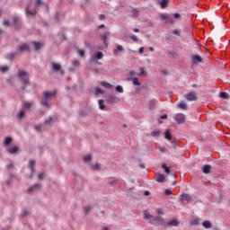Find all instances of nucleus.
I'll return each mask as SVG.
<instances>
[{
  "mask_svg": "<svg viewBox=\"0 0 230 230\" xmlns=\"http://www.w3.org/2000/svg\"><path fill=\"white\" fill-rule=\"evenodd\" d=\"M57 92H45L44 97L40 101L41 105H43V107H47V109H49V107H51V98H54Z\"/></svg>",
  "mask_w": 230,
  "mask_h": 230,
  "instance_id": "nucleus-1",
  "label": "nucleus"
},
{
  "mask_svg": "<svg viewBox=\"0 0 230 230\" xmlns=\"http://www.w3.org/2000/svg\"><path fill=\"white\" fill-rule=\"evenodd\" d=\"M17 76L20 80V82H22L23 87H22V91H24L25 87L28 86V84H30V74H28V72L24 71V70H20L17 74Z\"/></svg>",
  "mask_w": 230,
  "mask_h": 230,
  "instance_id": "nucleus-2",
  "label": "nucleus"
},
{
  "mask_svg": "<svg viewBox=\"0 0 230 230\" xmlns=\"http://www.w3.org/2000/svg\"><path fill=\"white\" fill-rule=\"evenodd\" d=\"M183 98H185L187 102H197L199 100V95L197 94V92L191 91L188 93H185Z\"/></svg>",
  "mask_w": 230,
  "mask_h": 230,
  "instance_id": "nucleus-3",
  "label": "nucleus"
},
{
  "mask_svg": "<svg viewBox=\"0 0 230 230\" xmlns=\"http://www.w3.org/2000/svg\"><path fill=\"white\" fill-rule=\"evenodd\" d=\"M102 58H103V52L98 51L91 57L90 60L91 62H98V60H102Z\"/></svg>",
  "mask_w": 230,
  "mask_h": 230,
  "instance_id": "nucleus-4",
  "label": "nucleus"
},
{
  "mask_svg": "<svg viewBox=\"0 0 230 230\" xmlns=\"http://www.w3.org/2000/svg\"><path fill=\"white\" fill-rule=\"evenodd\" d=\"M174 119L176 122L179 123V125H181L182 123L186 122V115L182 113H179L174 117Z\"/></svg>",
  "mask_w": 230,
  "mask_h": 230,
  "instance_id": "nucleus-5",
  "label": "nucleus"
},
{
  "mask_svg": "<svg viewBox=\"0 0 230 230\" xmlns=\"http://www.w3.org/2000/svg\"><path fill=\"white\" fill-rule=\"evenodd\" d=\"M160 19L165 21L166 24H173V18L167 14H160Z\"/></svg>",
  "mask_w": 230,
  "mask_h": 230,
  "instance_id": "nucleus-6",
  "label": "nucleus"
},
{
  "mask_svg": "<svg viewBox=\"0 0 230 230\" xmlns=\"http://www.w3.org/2000/svg\"><path fill=\"white\" fill-rule=\"evenodd\" d=\"M22 106H23L24 111H30V110L33 109V102L23 101Z\"/></svg>",
  "mask_w": 230,
  "mask_h": 230,
  "instance_id": "nucleus-7",
  "label": "nucleus"
},
{
  "mask_svg": "<svg viewBox=\"0 0 230 230\" xmlns=\"http://www.w3.org/2000/svg\"><path fill=\"white\" fill-rule=\"evenodd\" d=\"M35 160H30L29 162V168L31 169V174L29 176V179L33 177V173H35Z\"/></svg>",
  "mask_w": 230,
  "mask_h": 230,
  "instance_id": "nucleus-8",
  "label": "nucleus"
},
{
  "mask_svg": "<svg viewBox=\"0 0 230 230\" xmlns=\"http://www.w3.org/2000/svg\"><path fill=\"white\" fill-rule=\"evenodd\" d=\"M181 200L183 204H190V201L191 200V196L189 194H181Z\"/></svg>",
  "mask_w": 230,
  "mask_h": 230,
  "instance_id": "nucleus-9",
  "label": "nucleus"
},
{
  "mask_svg": "<svg viewBox=\"0 0 230 230\" xmlns=\"http://www.w3.org/2000/svg\"><path fill=\"white\" fill-rule=\"evenodd\" d=\"M153 221L156 222V226H163L164 219L160 215L154 217Z\"/></svg>",
  "mask_w": 230,
  "mask_h": 230,
  "instance_id": "nucleus-10",
  "label": "nucleus"
},
{
  "mask_svg": "<svg viewBox=\"0 0 230 230\" xmlns=\"http://www.w3.org/2000/svg\"><path fill=\"white\" fill-rule=\"evenodd\" d=\"M108 102L109 103H118V102H119V98L114 94H111L108 96Z\"/></svg>",
  "mask_w": 230,
  "mask_h": 230,
  "instance_id": "nucleus-11",
  "label": "nucleus"
},
{
  "mask_svg": "<svg viewBox=\"0 0 230 230\" xmlns=\"http://www.w3.org/2000/svg\"><path fill=\"white\" fill-rule=\"evenodd\" d=\"M26 14L28 15V17H33L34 15L37 14V10H35V9L31 10L30 8V5H28L26 7Z\"/></svg>",
  "mask_w": 230,
  "mask_h": 230,
  "instance_id": "nucleus-12",
  "label": "nucleus"
},
{
  "mask_svg": "<svg viewBox=\"0 0 230 230\" xmlns=\"http://www.w3.org/2000/svg\"><path fill=\"white\" fill-rule=\"evenodd\" d=\"M166 181V176H164V174L161 173V172H157L156 173V181L157 182H164Z\"/></svg>",
  "mask_w": 230,
  "mask_h": 230,
  "instance_id": "nucleus-13",
  "label": "nucleus"
},
{
  "mask_svg": "<svg viewBox=\"0 0 230 230\" xmlns=\"http://www.w3.org/2000/svg\"><path fill=\"white\" fill-rule=\"evenodd\" d=\"M18 51L22 53V51H30V46L28 44L23 43L18 47Z\"/></svg>",
  "mask_w": 230,
  "mask_h": 230,
  "instance_id": "nucleus-14",
  "label": "nucleus"
},
{
  "mask_svg": "<svg viewBox=\"0 0 230 230\" xmlns=\"http://www.w3.org/2000/svg\"><path fill=\"white\" fill-rule=\"evenodd\" d=\"M40 188H42V185L40 183H35L34 185L31 186L27 191L28 193H31V191L35 190H40Z\"/></svg>",
  "mask_w": 230,
  "mask_h": 230,
  "instance_id": "nucleus-15",
  "label": "nucleus"
},
{
  "mask_svg": "<svg viewBox=\"0 0 230 230\" xmlns=\"http://www.w3.org/2000/svg\"><path fill=\"white\" fill-rule=\"evenodd\" d=\"M32 44L34 46L35 51H39V49H42V48H44V43L42 42L34 41Z\"/></svg>",
  "mask_w": 230,
  "mask_h": 230,
  "instance_id": "nucleus-16",
  "label": "nucleus"
},
{
  "mask_svg": "<svg viewBox=\"0 0 230 230\" xmlns=\"http://www.w3.org/2000/svg\"><path fill=\"white\" fill-rule=\"evenodd\" d=\"M167 226L177 227L179 226V221L177 219H172V221L166 223L165 227H167Z\"/></svg>",
  "mask_w": 230,
  "mask_h": 230,
  "instance_id": "nucleus-17",
  "label": "nucleus"
},
{
  "mask_svg": "<svg viewBox=\"0 0 230 230\" xmlns=\"http://www.w3.org/2000/svg\"><path fill=\"white\" fill-rule=\"evenodd\" d=\"M192 62H193V64H199V63L202 62V58L199 55H193Z\"/></svg>",
  "mask_w": 230,
  "mask_h": 230,
  "instance_id": "nucleus-18",
  "label": "nucleus"
},
{
  "mask_svg": "<svg viewBox=\"0 0 230 230\" xmlns=\"http://www.w3.org/2000/svg\"><path fill=\"white\" fill-rule=\"evenodd\" d=\"M157 105V101L155 100H151L148 103V110L149 111H154L155 109V106Z\"/></svg>",
  "mask_w": 230,
  "mask_h": 230,
  "instance_id": "nucleus-19",
  "label": "nucleus"
},
{
  "mask_svg": "<svg viewBox=\"0 0 230 230\" xmlns=\"http://www.w3.org/2000/svg\"><path fill=\"white\" fill-rule=\"evenodd\" d=\"M109 35H111V32H106L102 36V39L103 40V43L105 44L106 48H109V41H107V39L109 38Z\"/></svg>",
  "mask_w": 230,
  "mask_h": 230,
  "instance_id": "nucleus-20",
  "label": "nucleus"
},
{
  "mask_svg": "<svg viewBox=\"0 0 230 230\" xmlns=\"http://www.w3.org/2000/svg\"><path fill=\"white\" fill-rule=\"evenodd\" d=\"M12 21H13V26H15V28H20V26H21V20L19 18L13 17Z\"/></svg>",
  "mask_w": 230,
  "mask_h": 230,
  "instance_id": "nucleus-21",
  "label": "nucleus"
},
{
  "mask_svg": "<svg viewBox=\"0 0 230 230\" xmlns=\"http://www.w3.org/2000/svg\"><path fill=\"white\" fill-rule=\"evenodd\" d=\"M53 71H60L62 69V66L58 63L51 62Z\"/></svg>",
  "mask_w": 230,
  "mask_h": 230,
  "instance_id": "nucleus-22",
  "label": "nucleus"
},
{
  "mask_svg": "<svg viewBox=\"0 0 230 230\" xmlns=\"http://www.w3.org/2000/svg\"><path fill=\"white\" fill-rule=\"evenodd\" d=\"M144 218L145 220H153L154 216H152L148 210H144Z\"/></svg>",
  "mask_w": 230,
  "mask_h": 230,
  "instance_id": "nucleus-23",
  "label": "nucleus"
},
{
  "mask_svg": "<svg viewBox=\"0 0 230 230\" xmlns=\"http://www.w3.org/2000/svg\"><path fill=\"white\" fill-rule=\"evenodd\" d=\"M178 107H179L180 109H181L182 111H188V103H186L185 101H181V102L179 103Z\"/></svg>",
  "mask_w": 230,
  "mask_h": 230,
  "instance_id": "nucleus-24",
  "label": "nucleus"
},
{
  "mask_svg": "<svg viewBox=\"0 0 230 230\" xmlns=\"http://www.w3.org/2000/svg\"><path fill=\"white\" fill-rule=\"evenodd\" d=\"M203 173H211V165L205 164L202 168Z\"/></svg>",
  "mask_w": 230,
  "mask_h": 230,
  "instance_id": "nucleus-25",
  "label": "nucleus"
},
{
  "mask_svg": "<svg viewBox=\"0 0 230 230\" xmlns=\"http://www.w3.org/2000/svg\"><path fill=\"white\" fill-rule=\"evenodd\" d=\"M101 85L102 87H105V89H112V84H111L110 83L106 82V81H102L101 82Z\"/></svg>",
  "mask_w": 230,
  "mask_h": 230,
  "instance_id": "nucleus-26",
  "label": "nucleus"
},
{
  "mask_svg": "<svg viewBox=\"0 0 230 230\" xmlns=\"http://www.w3.org/2000/svg\"><path fill=\"white\" fill-rule=\"evenodd\" d=\"M203 227H205V229H211V227H213V224H211L209 221H204L202 223Z\"/></svg>",
  "mask_w": 230,
  "mask_h": 230,
  "instance_id": "nucleus-27",
  "label": "nucleus"
},
{
  "mask_svg": "<svg viewBox=\"0 0 230 230\" xmlns=\"http://www.w3.org/2000/svg\"><path fill=\"white\" fill-rule=\"evenodd\" d=\"M200 225V218L197 217L190 221V226H199Z\"/></svg>",
  "mask_w": 230,
  "mask_h": 230,
  "instance_id": "nucleus-28",
  "label": "nucleus"
},
{
  "mask_svg": "<svg viewBox=\"0 0 230 230\" xmlns=\"http://www.w3.org/2000/svg\"><path fill=\"white\" fill-rule=\"evenodd\" d=\"M7 152L9 154H17V152H19V147L17 146L10 147Z\"/></svg>",
  "mask_w": 230,
  "mask_h": 230,
  "instance_id": "nucleus-29",
  "label": "nucleus"
},
{
  "mask_svg": "<svg viewBox=\"0 0 230 230\" xmlns=\"http://www.w3.org/2000/svg\"><path fill=\"white\" fill-rule=\"evenodd\" d=\"M131 13V17H137V15H139V10H137V8H132Z\"/></svg>",
  "mask_w": 230,
  "mask_h": 230,
  "instance_id": "nucleus-30",
  "label": "nucleus"
},
{
  "mask_svg": "<svg viewBox=\"0 0 230 230\" xmlns=\"http://www.w3.org/2000/svg\"><path fill=\"white\" fill-rule=\"evenodd\" d=\"M123 46L119 45L115 49H113V55H118L119 51H123Z\"/></svg>",
  "mask_w": 230,
  "mask_h": 230,
  "instance_id": "nucleus-31",
  "label": "nucleus"
},
{
  "mask_svg": "<svg viewBox=\"0 0 230 230\" xmlns=\"http://www.w3.org/2000/svg\"><path fill=\"white\" fill-rule=\"evenodd\" d=\"M95 94H105V91L100 87H95L94 88Z\"/></svg>",
  "mask_w": 230,
  "mask_h": 230,
  "instance_id": "nucleus-32",
  "label": "nucleus"
},
{
  "mask_svg": "<svg viewBox=\"0 0 230 230\" xmlns=\"http://www.w3.org/2000/svg\"><path fill=\"white\" fill-rule=\"evenodd\" d=\"M165 139H167L168 141H172V133L169 131V129H167L165 131V135H164Z\"/></svg>",
  "mask_w": 230,
  "mask_h": 230,
  "instance_id": "nucleus-33",
  "label": "nucleus"
},
{
  "mask_svg": "<svg viewBox=\"0 0 230 230\" xmlns=\"http://www.w3.org/2000/svg\"><path fill=\"white\" fill-rule=\"evenodd\" d=\"M92 168L96 172H100L102 170V165L100 164H95L92 165Z\"/></svg>",
  "mask_w": 230,
  "mask_h": 230,
  "instance_id": "nucleus-34",
  "label": "nucleus"
},
{
  "mask_svg": "<svg viewBox=\"0 0 230 230\" xmlns=\"http://www.w3.org/2000/svg\"><path fill=\"white\" fill-rule=\"evenodd\" d=\"M6 57L9 60H13V58H15V57H17V53L11 52V53L7 54Z\"/></svg>",
  "mask_w": 230,
  "mask_h": 230,
  "instance_id": "nucleus-35",
  "label": "nucleus"
},
{
  "mask_svg": "<svg viewBox=\"0 0 230 230\" xmlns=\"http://www.w3.org/2000/svg\"><path fill=\"white\" fill-rule=\"evenodd\" d=\"M10 143H12V137H5V139L4 140V145L5 146H8V145H10Z\"/></svg>",
  "mask_w": 230,
  "mask_h": 230,
  "instance_id": "nucleus-36",
  "label": "nucleus"
},
{
  "mask_svg": "<svg viewBox=\"0 0 230 230\" xmlns=\"http://www.w3.org/2000/svg\"><path fill=\"white\" fill-rule=\"evenodd\" d=\"M170 3V1L168 0H162L160 4L162 8H166V6H168V4Z\"/></svg>",
  "mask_w": 230,
  "mask_h": 230,
  "instance_id": "nucleus-37",
  "label": "nucleus"
},
{
  "mask_svg": "<svg viewBox=\"0 0 230 230\" xmlns=\"http://www.w3.org/2000/svg\"><path fill=\"white\" fill-rule=\"evenodd\" d=\"M220 96H221V98H224L225 100H229V93H227L226 92H221Z\"/></svg>",
  "mask_w": 230,
  "mask_h": 230,
  "instance_id": "nucleus-38",
  "label": "nucleus"
},
{
  "mask_svg": "<svg viewBox=\"0 0 230 230\" xmlns=\"http://www.w3.org/2000/svg\"><path fill=\"white\" fill-rule=\"evenodd\" d=\"M103 103H105V101H103V99L99 100V109H101V111H103V109H105Z\"/></svg>",
  "mask_w": 230,
  "mask_h": 230,
  "instance_id": "nucleus-39",
  "label": "nucleus"
},
{
  "mask_svg": "<svg viewBox=\"0 0 230 230\" xmlns=\"http://www.w3.org/2000/svg\"><path fill=\"white\" fill-rule=\"evenodd\" d=\"M151 136L153 137H159V136H161V131H159V130L153 131V132H151Z\"/></svg>",
  "mask_w": 230,
  "mask_h": 230,
  "instance_id": "nucleus-40",
  "label": "nucleus"
},
{
  "mask_svg": "<svg viewBox=\"0 0 230 230\" xmlns=\"http://www.w3.org/2000/svg\"><path fill=\"white\" fill-rule=\"evenodd\" d=\"M24 114H25L24 110H20V111L18 112L19 119H22V118H24Z\"/></svg>",
  "mask_w": 230,
  "mask_h": 230,
  "instance_id": "nucleus-41",
  "label": "nucleus"
},
{
  "mask_svg": "<svg viewBox=\"0 0 230 230\" xmlns=\"http://www.w3.org/2000/svg\"><path fill=\"white\" fill-rule=\"evenodd\" d=\"M133 84L134 85H141V82H139V79L137 77L133 78Z\"/></svg>",
  "mask_w": 230,
  "mask_h": 230,
  "instance_id": "nucleus-42",
  "label": "nucleus"
},
{
  "mask_svg": "<svg viewBox=\"0 0 230 230\" xmlns=\"http://www.w3.org/2000/svg\"><path fill=\"white\" fill-rule=\"evenodd\" d=\"M8 69H9L8 66H0V71L2 73H6L8 71Z\"/></svg>",
  "mask_w": 230,
  "mask_h": 230,
  "instance_id": "nucleus-43",
  "label": "nucleus"
},
{
  "mask_svg": "<svg viewBox=\"0 0 230 230\" xmlns=\"http://www.w3.org/2000/svg\"><path fill=\"white\" fill-rule=\"evenodd\" d=\"M83 159H84V163H89V161H91V159H92L91 155H84Z\"/></svg>",
  "mask_w": 230,
  "mask_h": 230,
  "instance_id": "nucleus-44",
  "label": "nucleus"
},
{
  "mask_svg": "<svg viewBox=\"0 0 230 230\" xmlns=\"http://www.w3.org/2000/svg\"><path fill=\"white\" fill-rule=\"evenodd\" d=\"M116 91H117V93H123V86H121V85H117L116 86Z\"/></svg>",
  "mask_w": 230,
  "mask_h": 230,
  "instance_id": "nucleus-45",
  "label": "nucleus"
},
{
  "mask_svg": "<svg viewBox=\"0 0 230 230\" xmlns=\"http://www.w3.org/2000/svg\"><path fill=\"white\" fill-rule=\"evenodd\" d=\"M78 55H80L81 57H85V50L84 49H78L77 50Z\"/></svg>",
  "mask_w": 230,
  "mask_h": 230,
  "instance_id": "nucleus-46",
  "label": "nucleus"
},
{
  "mask_svg": "<svg viewBox=\"0 0 230 230\" xmlns=\"http://www.w3.org/2000/svg\"><path fill=\"white\" fill-rule=\"evenodd\" d=\"M146 75V72L145 71V67H140V76H145Z\"/></svg>",
  "mask_w": 230,
  "mask_h": 230,
  "instance_id": "nucleus-47",
  "label": "nucleus"
},
{
  "mask_svg": "<svg viewBox=\"0 0 230 230\" xmlns=\"http://www.w3.org/2000/svg\"><path fill=\"white\" fill-rule=\"evenodd\" d=\"M130 39H131V40H133V42H137V40H138L137 36H136L134 34L130 36Z\"/></svg>",
  "mask_w": 230,
  "mask_h": 230,
  "instance_id": "nucleus-48",
  "label": "nucleus"
},
{
  "mask_svg": "<svg viewBox=\"0 0 230 230\" xmlns=\"http://www.w3.org/2000/svg\"><path fill=\"white\" fill-rule=\"evenodd\" d=\"M156 213L158 215H164V211H163V208H156Z\"/></svg>",
  "mask_w": 230,
  "mask_h": 230,
  "instance_id": "nucleus-49",
  "label": "nucleus"
},
{
  "mask_svg": "<svg viewBox=\"0 0 230 230\" xmlns=\"http://www.w3.org/2000/svg\"><path fill=\"white\" fill-rule=\"evenodd\" d=\"M53 121V118L49 117V119L45 120V125H49Z\"/></svg>",
  "mask_w": 230,
  "mask_h": 230,
  "instance_id": "nucleus-50",
  "label": "nucleus"
},
{
  "mask_svg": "<svg viewBox=\"0 0 230 230\" xmlns=\"http://www.w3.org/2000/svg\"><path fill=\"white\" fill-rule=\"evenodd\" d=\"M91 209H92V208L91 207H85L84 208V213H85V215H87L88 213H89V211H91Z\"/></svg>",
  "mask_w": 230,
  "mask_h": 230,
  "instance_id": "nucleus-51",
  "label": "nucleus"
},
{
  "mask_svg": "<svg viewBox=\"0 0 230 230\" xmlns=\"http://www.w3.org/2000/svg\"><path fill=\"white\" fill-rule=\"evenodd\" d=\"M40 4H43L42 0H36L35 6H40Z\"/></svg>",
  "mask_w": 230,
  "mask_h": 230,
  "instance_id": "nucleus-52",
  "label": "nucleus"
},
{
  "mask_svg": "<svg viewBox=\"0 0 230 230\" xmlns=\"http://www.w3.org/2000/svg\"><path fill=\"white\" fill-rule=\"evenodd\" d=\"M138 53L140 55H143V53H145V47H141L139 49H138Z\"/></svg>",
  "mask_w": 230,
  "mask_h": 230,
  "instance_id": "nucleus-53",
  "label": "nucleus"
},
{
  "mask_svg": "<svg viewBox=\"0 0 230 230\" xmlns=\"http://www.w3.org/2000/svg\"><path fill=\"white\" fill-rule=\"evenodd\" d=\"M165 195H172V190L170 189H166L164 191Z\"/></svg>",
  "mask_w": 230,
  "mask_h": 230,
  "instance_id": "nucleus-54",
  "label": "nucleus"
},
{
  "mask_svg": "<svg viewBox=\"0 0 230 230\" xmlns=\"http://www.w3.org/2000/svg\"><path fill=\"white\" fill-rule=\"evenodd\" d=\"M73 66H80V61H78L77 59H75L73 61Z\"/></svg>",
  "mask_w": 230,
  "mask_h": 230,
  "instance_id": "nucleus-55",
  "label": "nucleus"
},
{
  "mask_svg": "<svg viewBox=\"0 0 230 230\" xmlns=\"http://www.w3.org/2000/svg\"><path fill=\"white\" fill-rule=\"evenodd\" d=\"M115 182H116V179L114 178L110 179V184H111V186L114 185Z\"/></svg>",
  "mask_w": 230,
  "mask_h": 230,
  "instance_id": "nucleus-56",
  "label": "nucleus"
},
{
  "mask_svg": "<svg viewBox=\"0 0 230 230\" xmlns=\"http://www.w3.org/2000/svg\"><path fill=\"white\" fill-rule=\"evenodd\" d=\"M38 178L40 180V181H42V179H44V173H39L38 174Z\"/></svg>",
  "mask_w": 230,
  "mask_h": 230,
  "instance_id": "nucleus-57",
  "label": "nucleus"
},
{
  "mask_svg": "<svg viewBox=\"0 0 230 230\" xmlns=\"http://www.w3.org/2000/svg\"><path fill=\"white\" fill-rule=\"evenodd\" d=\"M22 217H26L28 215V210L23 209L22 212Z\"/></svg>",
  "mask_w": 230,
  "mask_h": 230,
  "instance_id": "nucleus-58",
  "label": "nucleus"
},
{
  "mask_svg": "<svg viewBox=\"0 0 230 230\" xmlns=\"http://www.w3.org/2000/svg\"><path fill=\"white\" fill-rule=\"evenodd\" d=\"M173 35H177L179 37V35H181V32L179 31V30H174Z\"/></svg>",
  "mask_w": 230,
  "mask_h": 230,
  "instance_id": "nucleus-59",
  "label": "nucleus"
},
{
  "mask_svg": "<svg viewBox=\"0 0 230 230\" xmlns=\"http://www.w3.org/2000/svg\"><path fill=\"white\" fill-rule=\"evenodd\" d=\"M129 75H130V76H136L137 74H136V71L130 70Z\"/></svg>",
  "mask_w": 230,
  "mask_h": 230,
  "instance_id": "nucleus-60",
  "label": "nucleus"
},
{
  "mask_svg": "<svg viewBox=\"0 0 230 230\" xmlns=\"http://www.w3.org/2000/svg\"><path fill=\"white\" fill-rule=\"evenodd\" d=\"M4 26H10V21L5 20V21L4 22Z\"/></svg>",
  "mask_w": 230,
  "mask_h": 230,
  "instance_id": "nucleus-61",
  "label": "nucleus"
},
{
  "mask_svg": "<svg viewBox=\"0 0 230 230\" xmlns=\"http://www.w3.org/2000/svg\"><path fill=\"white\" fill-rule=\"evenodd\" d=\"M99 19H100L101 21H105V14H101V15H99Z\"/></svg>",
  "mask_w": 230,
  "mask_h": 230,
  "instance_id": "nucleus-62",
  "label": "nucleus"
},
{
  "mask_svg": "<svg viewBox=\"0 0 230 230\" xmlns=\"http://www.w3.org/2000/svg\"><path fill=\"white\" fill-rule=\"evenodd\" d=\"M160 119H168V115L164 114L163 116L160 117Z\"/></svg>",
  "mask_w": 230,
  "mask_h": 230,
  "instance_id": "nucleus-63",
  "label": "nucleus"
},
{
  "mask_svg": "<svg viewBox=\"0 0 230 230\" xmlns=\"http://www.w3.org/2000/svg\"><path fill=\"white\" fill-rule=\"evenodd\" d=\"M160 152H162V154H164V152H166V147H160Z\"/></svg>",
  "mask_w": 230,
  "mask_h": 230,
  "instance_id": "nucleus-64",
  "label": "nucleus"
}]
</instances>
